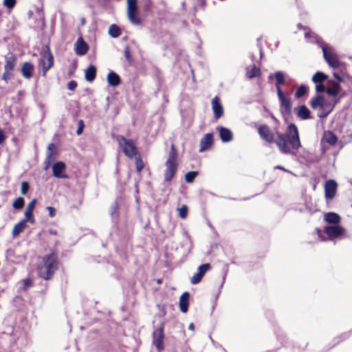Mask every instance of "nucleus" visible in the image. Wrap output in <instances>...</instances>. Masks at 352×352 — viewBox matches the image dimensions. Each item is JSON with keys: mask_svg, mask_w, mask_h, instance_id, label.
<instances>
[{"mask_svg": "<svg viewBox=\"0 0 352 352\" xmlns=\"http://www.w3.org/2000/svg\"><path fill=\"white\" fill-rule=\"evenodd\" d=\"M258 132L261 138L266 142H274L283 153H291L292 150H298L301 146L298 130L294 124H289L285 135L276 132L274 137L273 132L267 125L261 126L258 129Z\"/></svg>", "mask_w": 352, "mask_h": 352, "instance_id": "f257e3e1", "label": "nucleus"}, {"mask_svg": "<svg viewBox=\"0 0 352 352\" xmlns=\"http://www.w3.org/2000/svg\"><path fill=\"white\" fill-rule=\"evenodd\" d=\"M57 256L52 253L43 256L37 267L38 275L45 280L50 279L57 270Z\"/></svg>", "mask_w": 352, "mask_h": 352, "instance_id": "f03ea898", "label": "nucleus"}, {"mask_svg": "<svg viewBox=\"0 0 352 352\" xmlns=\"http://www.w3.org/2000/svg\"><path fill=\"white\" fill-rule=\"evenodd\" d=\"M338 100H328L324 96H318L310 101L311 107L316 109L319 108L318 117L326 118L333 109Z\"/></svg>", "mask_w": 352, "mask_h": 352, "instance_id": "7ed1b4c3", "label": "nucleus"}, {"mask_svg": "<svg viewBox=\"0 0 352 352\" xmlns=\"http://www.w3.org/2000/svg\"><path fill=\"white\" fill-rule=\"evenodd\" d=\"M177 151L173 144L169 152L168 159L165 163L166 169L164 171V179L170 182L173 178L177 169Z\"/></svg>", "mask_w": 352, "mask_h": 352, "instance_id": "20e7f679", "label": "nucleus"}, {"mask_svg": "<svg viewBox=\"0 0 352 352\" xmlns=\"http://www.w3.org/2000/svg\"><path fill=\"white\" fill-rule=\"evenodd\" d=\"M116 140L124 155L128 157L133 158L138 155L137 147L132 140L126 139L122 135H118Z\"/></svg>", "mask_w": 352, "mask_h": 352, "instance_id": "39448f33", "label": "nucleus"}, {"mask_svg": "<svg viewBox=\"0 0 352 352\" xmlns=\"http://www.w3.org/2000/svg\"><path fill=\"white\" fill-rule=\"evenodd\" d=\"M320 47L323 52L324 58L328 65L333 68L339 67L340 66V62L334 53L333 47L327 44H322Z\"/></svg>", "mask_w": 352, "mask_h": 352, "instance_id": "423d86ee", "label": "nucleus"}, {"mask_svg": "<svg viewBox=\"0 0 352 352\" xmlns=\"http://www.w3.org/2000/svg\"><path fill=\"white\" fill-rule=\"evenodd\" d=\"M137 0H127V16L129 21L134 25H139L140 19L135 16L138 6Z\"/></svg>", "mask_w": 352, "mask_h": 352, "instance_id": "0eeeda50", "label": "nucleus"}, {"mask_svg": "<svg viewBox=\"0 0 352 352\" xmlns=\"http://www.w3.org/2000/svg\"><path fill=\"white\" fill-rule=\"evenodd\" d=\"M39 63L42 67L43 73V75L45 76L46 72L53 65V56L49 52V50L43 51L41 53V57L40 58Z\"/></svg>", "mask_w": 352, "mask_h": 352, "instance_id": "6e6552de", "label": "nucleus"}, {"mask_svg": "<svg viewBox=\"0 0 352 352\" xmlns=\"http://www.w3.org/2000/svg\"><path fill=\"white\" fill-rule=\"evenodd\" d=\"M164 328L160 327L153 332V343L157 350L161 351L164 349Z\"/></svg>", "mask_w": 352, "mask_h": 352, "instance_id": "1a4fd4ad", "label": "nucleus"}, {"mask_svg": "<svg viewBox=\"0 0 352 352\" xmlns=\"http://www.w3.org/2000/svg\"><path fill=\"white\" fill-rule=\"evenodd\" d=\"M277 95L280 102L281 106L284 107L287 113H289L292 107L291 98L287 95L284 94L280 89H278Z\"/></svg>", "mask_w": 352, "mask_h": 352, "instance_id": "9d476101", "label": "nucleus"}, {"mask_svg": "<svg viewBox=\"0 0 352 352\" xmlns=\"http://www.w3.org/2000/svg\"><path fill=\"white\" fill-rule=\"evenodd\" d=\"M324 232L327 233L329 239H334L342 236L344 234L345 230L339 225L333 226H326Z\"/></svg>", "mask_w": 352, "mask_h": 352, "instance_id": "9b49d317", "label": "nucleus"}, {"mask_svg": "<svg viewBox=\"0 0 352 352\" xmlns=\"http://www.w3.org/2000/svg\"><path fill=\"white\" fill-rule=\"evenodd\" d=\"M337 183L333 179L328 180L324 185L325 197L328 199H332L336 194Z\"/></svg>", "mask_w": 352, "mask_h": 352, "instance_id": "f8f14e48", "label": "nucleus"}, {"mask_svg": "<svg viewBox=\"0 0 352 352\" xmlns=\"http://www.w3.org/2000/svg\"><path fill=\"white\" fill-rule=\"evenodd\" d=\"M210 265L208 263L200 265L198 267L197 272L191 277L190 283L192 285L199 283L206 272L210 269Z\"/></svg>", "mask_w": 352, "mask_h": 352, "instance_id": "ddd939ff", "label": "nucleus"}, {"mask_svg": "<svg viewBox=\"0 0 352 352\" xmlns=\"http://www.w3.org/2000/svg\"><path fill=\"white\" fill-rule=\"evenodd\" d=\"M212 109L215 119H219L223 115V107L219 97H214L212 100Z\"/></svg>", "mask_w": 352, "mask_h": 352, "instance_id": "4468645a", "label": "nucleus"}, {"mask_svg": "<svg viewBox=\"0 0 352 352\" xmlns=\"http://www.w3.org/2000/svg\"><path fill=\"white\" fill-rule=\"evenodd\" d=\"M66 166L64 162H58L53 165V175L57 178H67V175L63 174L65 171Z\"/></svg>", "mask_w": 352, "mask_h": 352, "instance_id": "2eb2a0df", "label": "nucleus"}, {"mask_svg": "<svg viewBox=\"0 0 352 352\" xmlns=\"http://www.w3.org/2000/svg\"><path fill=\"white\" fill-rule=\"evenodd\" d=\"M213 143V135L212 133L206 134L200 141V148L199 152H204L208 149Z\"/></svg>", "mask_w": 352, "mask_h": 352, "instance_id": "dca6fc26", "label": "nucleus"}, {"mask_svg": "<svg viewBox=\"0 0 352 352\" xmlns=\"http://www.w3.org/2000/svg\"><path fill=\"white\" fill-rule=\"evenodd\" d=\"M36 204V199H34L33 200H32L26 207L24 213L25 217V220H27L31 223H34L35 222V219L33 216V210L34 209Z\"/></svg>", "mask_w": 352, "mask_h": 352, "instance_id": "f3484780", "label": "nucleus"}, {"mask_svg": "<svg viewBox=\"0 0 352 352\" xmlns=\"http://www.w3.org/2000/svg\"><path fill=\"white\" fill-rule=\"evenodd\" d=\"M89 50L88 45L80 37L75 44V52L76 54L82 56L87 54Z\"/></svg>", "mask_w": 352, "mask_h": 352, "instance_id": "a211bd4d", "label": "nucleus"}, {"mask_svg": "<svg viewBox=\"0 0 352 352\" xmlns=\"http://www.w3.org/2000/svg\"><path fill=\"white\" fill-rule=\"evenodd\" d=\"M217 129L222 142H228L232 140V133L230 129L223 126H219Z\"/></svg>", "mask_w": 352, "mask_h": 352, "instance_id": "6ab92c4d", "label": "nucleus"}, {"mask_svg": "<svg viewBox=\"0 0 352 352\" xmlns=\"http://www.w3.org/2000/svg\"><path fill=\"white\" fill-rule=\"evenodd\" d=\"M329 87L326 89V93L332 96H336L340 91V87L338 82L332 80L328 81Z\"/></svg>", "mask_w": 352, "mask_h": 352, "instance_id": "aec40b11", "label": "nucleus"}, {"mask_svg": "<svg viewBox=\"0 0 352 352\" xmlns=\"http://www.w3.org/2000/svg\"><path fill=\"white\" fill-rule=\"evenodd\" d=\"M273 77L276 79V91H278V89H280V86L285 84V75L282 72H276L274 75L270 74L269 76V79H272Z\"/></svg>", "mask_w": 352, "mask_h": 352, "instance_id": "412c9836", "label": "nucleus"}, {"mask_svg": "<svg viewBox=\"0 0 352 352\" xmlns=\"http://www.w3.org/2000/svg\"><path fill=\"white\" fill-rule=\"evenodd\" d=\"M189 294L184 292L179 298V308L182 312L186 313L188 309Z\"/></svg>", "mask_w": 352, "mask_h": 352, "instance_id": "4be33fe9", "label": "nucleus"}, {"mask_svg": "<svg viewBox=\"0 0 352 352\" xmlns=\"http://www.w3.org/2000/svg\"><path fill=\"white\" fill-rule=\"evenodd\" d=\"M324 219L328 223L338 225L340 221V217L335 212H328L324 214Z\"/></svg>", "mask_w": 352, "mask_h": 352, "instance_id": "5701e85b", "label": "nucleus"}, {"mask_svg": "<svg viewBox=\"0 0 352 352\" xmlns=\"http://www.w3.org/2000/svg\"><path fill=\"white\" fill-rule=\"evenodd\" d=\"M33 69H34V67L31 63H25L23 65L22 68H21L22 75L25 78H28V79L30 78L32 75Z\"/></svg>", "mask_w": 352, "mask_h": 352, "instance_id": "b1692460", "label": "nucleus"}, {"mask_svg": "<svg viewBox=\"0 0 352 352\" xmlns=\"http://www.w3.org/2000/svg\"><path fill=\"white\" fill-rule=\"evenodd\" d=\"M296 111L297 116L301 119L306 120L309 118L310 111L306 106H300L298 108L296 109Z\"/></svg>", "mask_w": 352, "mask_h": 352, "instance_id": "393cba45", "label": "nucleus"}, {"mask_svg": "<svg viewBox=\"0 0 352 352\" xmlns=\"http://www.w3.org/2000/svg\"><path fill=\"white\" fill-rule=\"evenodd\" d=\"M107 81L110 85L116 87L120 83V78L117 74L113 72H111L107 76Z\"/></svg>", "mask_w": 352, "mask_h": 352, "instance_id": "a878e982", "label": "nucleus"}, {"mask_svg": "<svg viewBox=\"0 0 352 352\" xmlns=\"http://www.w3.org/2000/svg\"><path fill=\"white\" fill-rule=\"evenodd\" d=\"M27 220L23 219L14 226L12 230V235L14 236H18L21 232H22L24 230V229L27 226Z\"/></svg>", "mask_w": 352, "mask_h": 352, "instance_id": "bb28decb", "label": "nucleus"}, {"mask_svg": "<svg viewBox=\"0 0 352 352\" xmlns=\"http://www.w3.org/2000/svg\"><path fill=\"white\" fill-rule=\"evenodd\" d=\"M261 75V70L256 66H250L246 69V76L248 78L258 77Z\"/></svg>", "mask_w": 352, "mask_h": 352, "instance_id": "cd10ccee", "label": "nucleus"}, {"mask_svg": "<svg viewBox=\"0 0 352 352\" xmlns=\"http://www.w3.org/2000/svg\"><path fill=\"white\" fill-rule=\"evenodd\" d=\"M96 68L90 65L85 71V78L89 82H92L96 78Z\"/></svg>", "mask_w": 352, "mask_h": 352, "instance_id": "c85d7f7f", "label": "nucleus"}, {"mask_svg": "<svg viewBox=\"0 0 352 352\" xmlns=\"http://www.w3.org/2000/svg\"><path fill=\"white\" fill-rule=\"evenodd\" d=\"M16 65V58L13 56L6 57L4 70L12 72Z\"/></svg>", "mask_w": 352, "mask_h": 352, "instance_id": "c756f323", "label": "nucleus"}, {"mask_svg": "<svg viewBox=\"0 0 352 352\" xmlns=\"http://www.w3.org/2000/svg\"><path fill=\"white\" fill-rule=\"evenodd\" d=\"M322 140L330 145H334L337 142V138L330 131H327L324 133Z\"/></svg>", "mask_w": 352, "mask_h": 352, "instance_id": "7c9ffc66", "label": "nucleus"}, {"mask_svg": "<svg viewBox=\"0 0 352 352\" xmlns=\"http://www.w3.org/2000/svg\"><path fill=\"white\" fill-rule=\"evenodd\" d=\"M328 76L322 72H316L312 77L314 83H320L327 79Z\"/></svg>", "mask_w": 352, "mask_h": 352, "instance_id": "2f4dec72", "label": "nucleus"}, {"mask_svg": "<svg viewBox=\"0 0 352 352\" xmlns=\"http://www.w3.org/2000/svg\"><path fill=\"white\" fill-rule=\"evenodd\" d=\"M109 34L113 38L118 37L120 34L119 28L116 25H110L109 29Z\"/></svg>", "mask_w": 352, "mask_h": 352, "instance_id": "473e14b6", "label": "nucleus"}, {"mask_svg": "<svg viewBox=\"0 0 352 352\" xmlns=\"http://www.w3.org/2000/svg\"><path fill=\"white\" fill-rule=\"evenodd\" d=\"M307 92V87L305 85H300L295 93V97L300 98L305 95Z\"/></svg>", "mask_w": 352, "mask_h": 352, "instance_id": "72a5a7b5", "label": "nucleus"}, {"mask_svg": "<svg viewBox=\"0 0 352 352\" xmlns=\"http://www.w3.org/2000/svg\"><path fill=\"white\" fill-rule=\"evenodd\" d=\"M198 175L197 171H190L185 175V180L188 183H191L194 181L196 176Z\"/></svg>", "mask_w": 352, "mask_h": 352, "instance_id": "f704fd0d", "label": "nucleus"}, {"mask_svg": "<svg viewBox=\"0 0 352 352\" xmlns=\"http://www.w3.org/2000/svg\"><path fill=\"white\" fill-rule=\"evenodd\" d=\"M24 205V199L22 197H18L14 201L12 206L15 209H21L23 207Z\"/></svg>", "mask_w": 352, "mask_h": 352, "instance_id": "c9c22d12", "label": "nucleus"}, {"mask_svg": "<svg viewBox=\"0 0 352 352\" xmlns=\"http://www.w3.org/2000/svg\"><path fill=\"white\" fill-rule=\"evenodd\" d=\"M179 216L182 219H185L188 214V207L186 205H183L181 208H178Z\"/></svg>", "mask_w": 352, "mask_h": 352, "instance_id": "e433bc0d", "label": "nucleus"}, {"mask_svg": "<svg viewBox=\"0 0 352 352\" xmlns=\"http://www.w3.org/2000/svg\"><path fill=\"white\" fill-rule=\"evenodd\" d=\"M55 149V145L54 144H50L47 146V150L49 153H47V160L50 161L51 159L53 158L54 154L53 151Z\"/></svg>", "mask_w": 352, "mask_h": 352, "instance_id": "4c0bfd02", "label": "nucleus"}, {"mask_svg": "<svg viewBox=\"0 0 352 352\" xmlns=\"http://www.w3.org/2000/svg\"><path fill=\"white\" fill-rule=\"evenodd\" d=\"M30 186L27 182H23L21 183V192L22 195H26L28 192Z\"/></svg>", "mask_w": 352, "mask_h": 352, "instance_id": "58836bf2", "label": "nucleus"}, {"mask_svg": "<svg viewBox=\"0 0 352 352\" xmlns=\"http://www.w3.org/2000/svg\"><path fill=\"white\" fill-rule=\"evenodd\" d=\"M136 169L140 173L144 168V164L142 160L140 157H137L135 160Z\"/></svg>", "mask_w": 352, "mask_h": 352, "instance_id": "ea45409f", "label": "nucleus"}, {"mask_svg": "<svg viewBox=\"0 0 352 352\" xmlns=\"http://www.w3.org/2000/svg\"><path fill=\"white\" fill-rule=\"evenodd\" d=\"M16 4V0H3V5L8 8L12 9Z\"/></svg>", "mask_w": 352, "mask_h": 352, "instance_id": "a19ab883", "label": "nucleus"}, {"mask_svg": "<svg viewBox=\"0 0 352 352\" xmlns=\"http://www.w3.org/2000/svg\"><path fill=\"white\" fill-rule=\"evenodd\" d=\"M12 76V72L5 70L4 73L3 74V76H2V79L3 80L7 81V80L11 79Z\"/></svg>", "mask_w": 352, "mask_h": 352, "instance_id": "79ce46f5", "label": "nucleus"}, {"mask_svg": "<svg viewBox=\"0 0 352 352\" xmlns=\"http://www.w3.org/2000/svg\"><path fill=\"white\" fill-rule=\"evenodd\" d=\"M316 90L317 92H322V91H326V89L324 86V85L322 84V82L320 83H316Z\"/></svg>", "mask_w": 352, "mask_h": 352, "instance_id": "37998d69", "label": "nucleus"}, {"mask_svg": "<svg viewBox=\"0 0 352 352\" xmlns=\"http://www.w3.org/2000/svg\"><path fill=\"white\" fill-rule=\"evenodd\" d=\"M46 209L49 212V215L51 217H54L56 215V209L52 206H47Z\"/></svg>", "mask_w": 352, "mask_h": 352, "instance_id": "c03bdc74", "label": "nucleus"}, {"mask_svg": "<svg viewBox=\"0 0 352 352\" xmlns=\"http://www.w3.org/2000/svg\"><path fill=\"white\" fill-rule=\"evenodd\" d=\"M124 56L126 58V60L129 61V62H131V55H130V52H129V49L128 47H126L125 48V50H124Z\"/></svg>", "mask_w": 352, "mask_h": 352, "instance_id": "a18cd8bd", "label": "nucleus"}, {"mask_svg": "<svg viewBox=\"0 0 352 352\" xmlns=\"http://www.w3.org/2000/svg\"><path fill=\"white\" fill-rule=\"evenodd\" d=\"M78 124H79V126H78V129L76 131V133L78 135H80V134L82 133V130H83V126H84L82 120H80Z\"/></svg>", "mask_w": 352, "mask_h": 352, "instance_id": "49530a36", "label": "nucleus"}, {"mask_svg": "<svg viewBox=\"0 0 352 352\" xmlns=\"http://www.w3.org/2000/svg\"><path fill=\"white\" fill-rule=\"evenodd\" d=\"M333 76L336 78L333 81L338 82V84L343 80L342 77L339 74L333 73Z\"/></svg>", "mask_w": 352, "mask_h": 352, "instance_id": "de8ad7c7", "label": "nucleus"}, {"mask_svg": "<svg viewBox=\"0 0 352 352\" xmlns=\"http://www.w3.org/2000/svg\"><path fill=\"white\" fill-rule=\"evenodd\" d=\"M77 86V84L75 81H71L68 83V89L70 90L74 89Z\"/></svg>", "mask_w": 352, "mask_h": 352, "instance_id": "09e8293b", "label": "nucleus"}, {"mask_svg": "<svg viewBox=\"0 0 352 352\" xmlns=\"http://www.w3.org/2000/svg\"><path fill=\"white\" fill-rule=\"evenodd\" d=\"M6 140V135L3 131L0 129V144H2Z\"/></svg>", "mask_w": 352, "mask_h": 352, "instance_id": "8fccbe9b", "label": "nucleus"}, {"mask_svg": "<svg viewBox=\"0 0 352 352\" xmlns=\"http://www.w3.org/2000/svg\"><path fill=\"white\" fill-rule=\"evenodd\" d=\"M317 231H318V237L320 239V240L324 241L325 239L322 236L320 230L318 229Z\"/></svg>", "mask_w": 352, "mask_h": 352, "instance_id": "3c124183", "label": "nucleus"}, {"mask_svg": "<svg viewBox=\"0 0 352 352\" xmlns=\"http://www.w3.org/2000/svg\"><path fill=\"white\" fill-rule=\"evenodd\" d=\"M188 329L193 331L195 329L194 324L192 323H190L188 326Z\"/></svg>", "mask_w": 352, "mask_h": 352, "instance_id": "603ef678", "label": "nucleus"}, {"mask_svg": "<svg viewBox=\"0 0 352 352\" xmlns=\"http://www.w3.org/2000/svg\"><path fill=\"white\" fill-rule=\"evenodd\" d=\"M276 168H278V169H280V170H283L284 171H287V170H285L283 166H276Z\"/></svg>", "mask_w": 352, "mask_h": 352, "instance_id": "864d4df0", "label": "nucleus"}, {"mask_svg": "<svg viewBox=\"0 0 352 352\" xmlns=\"http://www.w3.org/2000/svg\"><path fill=\"white\" fill-rule=\"evenodd\" d=\"M81 22H82V24H84V23H85V19H82L81 20Z\"/></svg>", "mask_w": 352, "mask_h": 352, "instance_id": "5fc2aeb1", "label": "nucleus"}, {"mask_svg": "<svg viewBox=\"0 0 352 352\" xmlns=\"http://www.w3.org/2000/svg\"><path fill=\"white\" fill-rule=\"evenodd\" d=\"M308 35H309V34H308V33H305V37H307V36H308Z\"/></svg>", "mask_w": 352, "mask_h": 352, "instance_id": "6e6d98bb", "label": "nucleus"}]
</instances>
